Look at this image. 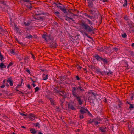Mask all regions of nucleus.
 <instances>
[{
	"label": "nucleus",
	"mask_w": 134,
	"mask_h": 134,
	"mask_svg": "<svg viewBox=\"0 0 134 134\" xmlns=\"http://www.w3.org/2000/svg\"><path fill=\"white\" fill-rule=\"evenodd\" d=\"M118 106L120 108V110L121 111L122 109L121 106L123 105V104L122 101L119 99H118Z\"/></svg>",
	"instance_id": "nucleus-17"
},
{
	"label": "nucleus",
	"mask_w": 134,
	"mask_h": 134,
	"mask_svg": "<svg viewBox=\"0 0 134 134\" xmlns=\"http://www.w3.org/2000/svg\"><path fill=\"white\" fill-rule=\"evenodd\" d=\"M60 92H61L63 94L62 95H66V93L64 90L62 91H60Z\"/></svg>",
	"instance_id": "nucleus-49"
},
{
	"label": "nucleus",
	"mask_w": 134,
	"mask_h": 134,
	"mask_svg": "<svg viewBox=\"0 0 134 134\" xmlns=\"http://www.w3.org/2000/svg\"><path fill=\"white\" fill-rule=\"evenodd\" d=\"M6 67V66L4 65L3 63H1L0 64V68H5Z\"/></svg>",
	"instance_id": "nucleus-35"
},
{
	"label": "nucleus",
	"mask_w": 134,
	"mask_h": 134,
	"mask_svg": "<svg viewBox=\"0 0 134 134\" xmlns=\"http://www.w3.org/2000/svg\"><path fill=\"white\" fill-rule=\"evenodd\" d=\"M43 79L44 80H46L48 78V74L45 75V74H43Z\"/></svg>",
	"instance_id": "nucleus-28"
},
{
	"label": "nucleus",
	"mask_w": 134,
	"mask_h": 134,
	"mask_svg": "<svg viewBox=\"0 0 134 134\" xmlns=\"http://www.w3.org/2000/svg\"><path fill=\"white\" fill-rule=\"evenodd\" d=\"M87 113L88 114V115L89 116H91V117L93 116L92 115V114L89 112V111L88 110V111H87Z\"/></svg>",
	"instance_id": "nucleus-55"
},
{
	"label": "nucleus",
	"mask_w": 134,
	"mask_h": 134,
	"mask_svg": "<svg viewBox=\"0 0 134 134\" xmlns=\"http://www.w3.org/2000/svg\"><path fill=\"white\" fill-rule=\"evenodd\" d=\"M66 14L64 16V17L65 18V20L68 21L69 23H70L71 22V20L74 23H75V20L73 19L69 16H68V14L67 13H65Z\"/></svg>",
	"instance_id": "nucleus-11"
},
{
	"label": "nucleus",
	"mask_w": 134,
	"mask_h": 134,
	"mask_svg": "<svg viewBox=\"0 0 134 134\" xmlns=\"http://www.w3.org/2000/svg\"><path fill=\"white\" fill-rule=\"evenodd\" d=\"M30 54L32 55V57L33 59L35 60V57L34 54L31 52L30 53Z\"/></svg>",
	"instance_id": "nucleus-56"
},
{
	"label": "nucleus",
	"mask_w": 134,
	"mask_h": 134,
	"mask_svg": "<svg viewBox=\"0 0 134 134\" xmlns=\"http://www.w3.org/2000/svg\"><path fill=\"white\" fill-rule=\"evenodd\" d=\"M15 40L17 42L20 44L21 45H23V43L21 42H19L17 38L15 39Z\"/></svg>",
	"instance_id": "nucleus-47"
},
{
	"label": "nucleus",
	"mask_w": 134,
	"mask_h": 134,
	"mask_svg": "<svg viewBox=\"0 0 134 134\" xmlns=\"http://www.w3.org/2000/svg\"><path fill=\"white\" fill-rule=\"evenodd\" d=\"M67 10V12L68 13V12L69 13H70L71 14H73V13H72L71 11L73 12H74V10L72 9H70V10Z\"/></svg>",
	"instance_id": "nucleus-46"
},
{
	"label": "nucleus",
	"mask_w": 134,
	"mask_h": 134,
	"mask_svg": "<svg viewBox=\"0 0 134 134\" xmlns=\"http://www.w3.org/2000/svg\"><path fill=\"white\" fill-rule=\"evenodd\" d=\"M56 4V6L58 8L60 9L64 13H67V10L66 9L65 7L63 5L59 2V1H58L57 4Z\"/></svg>",
	"instance_id": "nucleus-6"
},
{
	"label": "nucleus",
	"mask_w": 134,
	"mask_h": 134,
	"mask_svg": "<svg viewBox=\"0 0 134 134\" xmlns=\"http://www.w3.org/2000/svg\"><path fill=\"white\" fill-rule=\"evenodd\" d=\"M96 10V9H95V8L94 7L93 8H89V9L88 10V11L90 14L93 15L95 13Z\"/></svg>",
	"instance_id": "nucleus-15"
},
{
	"label": "nucleus",
	"mask_w": 134,
	"mask_h": 134,
	"mask_svg": "<svg viewBox=\"0 0 134 134\" xmlns=\"http://www.w3.org/2000/svg\"><path fill=\"white\" fill-rule=\"evenodd\" d=\"M102 61L103 62L104 64H107L108 63L107 59L105 58H103Z\"/></svg>",
	"instance_id": "nucleus-29"
},
{
	"label": "nucleus",
	"mask_w": 134,
	"mask_h": 134,
	"mask_svg": "<svg viewBox=\"0 0 134 134\" xmlns=\"http://www.w3.org/2000/svg\"><path fill=\"white\" fill-rule=\"evenodd\" d=\"M119 49L118 48L114 47L113 48V51L117 52V51Z\"/></svg>",
	"instance_id": "nucleus-58"
},
{
	"label": "nucleus",
	"mask_w": 134,
	"mask_h": 134,
	"mask_svg": "<svg viewBox=\"0 0 134 134\" xmlns=\"http://www.w3.org/2000/svg\"><path fill=\"white\" fill-rule=\"evenodd\" d=\"M125 66L126 67H127V69H129V68L128 67V64L127 62V61H126V62H125Z\"/></svg>",
	"instance_id": "nucleus-53"
},
{
	"label": "nucleus",
	"mask_w": 134,
	"mask_h": 134,
	"mask_svg": "<svg viewBox=\"0 0 134 134\" xmlns=\"http://www.w3.org/2000/svg\"><path fill=\"white\" fill-rule=\"evenodd\" d=\"M19 113H20V114L21 115H22V116H26V117H27V114H24L22 113H21V112H20Z\"/></svg>",
	"instance_id": "nucleus-52"
},
{
	"label": "nucleus",
	"mask_w": 134,
	"mask_h": 134,
	"mask_svg": "<svg viewBox=\"0 0 134 134\" xmlns=\"http://www.w3.org/2000/svg\"><path fill=\"white\" fill-rule=\"evenodd\" d=\"M20 1H22L24 3H30L31 1L30 0H21Z\"/></svg>",
	"instance_id": "nucleus-30"
},
{
	"label": "nucleus",
	"mask_w": 134,
	"mask_h": 134,
	"mask_svg": "<svg viewBox=\"0 0 134 134\" xmlns=\"http://www.w3.org/2000/svg\"><path fill=\"white\" fill-rule=\"evenodd\" d=\"M35 115L34 114L32 113H30L29 114H28L26 118H29L30 120L33 121L35 120Z\"/></svg>",
	"instance_id": "nucleus-13"
},
{
	"label": "nucleus",
	"mask_w": 134,
	"mask_h": 134,
	"mask_svg": "<svg viewBox=\"0 0 134 134\" xmlns=\"http://www.w3.org/2000/svg\"><path fill=\"white\" fill-rule=\"evenodd\" d=\"M75 78L77 80H80V79L78 75H77L76 76H75Z\"/></svg>",
	"instance_id": "nucleus-59"
},
{
	"label": "nucleus",
	"mask_w": 134,
	"mask_h": 134,
	"mask_svg": "<svg viewBox=\"0 0 134 134\" xmlns=\"http://www.w3.org/2000/svg\"><path fill=\"white\" fill-rule=\"evenodd\" d=\"M49 42V47L51 48H55L58 46L56 41L55 40H54L53 39L52 40L50 41Z\"/></svg>",
	"instance_id": "nucleus-8"
},
{
	"label": "nucleus",
	"mask_w": 134,
	"mask_h": 134,
	"mask_svg": "<svg viewBox=\"0 0 134 134\" xmlns=\"http://www.w3.org/2000/svg\"><path fill=\"white\" fill-rule=\"evenodd\" d=\"M26 71L28 73H29V74H30V71L28 69V68H26Z\"/></svg>",
	"instance_id": "nucleus-63"
},
{
	"label": "nucleus",
	"mask_w": 134,
	"mask_h": 134,
	"mask_svg": "<svg viewBox=\"0 0 134 134\" xmlns=\"http://www.w3.org/2000/svg\"><path fill=\"white\" fill-rule=\"evenodd\" d=\"M42 14H35V15H33V18L35 19L41 21H43L44 19L45 18L44 16H40V15Z\"/></svg>",
	"instance_id": "nucleus-9"
},
{
	"label": "nucleus",
	"mask_w": 134,
	"mask_h": 134,
	"mask_svg": "<svg viewBox=\"0 0 134 134\" xmlns=\"http://www.w3.org/2000/svg\"><path fill=\"white\" fill-rule=\"evenodd\" d=\"M87 111L88 109L87 108L86 109L82 107H81L79 113V117L80 119H82L84 118V114L87 113Z\"/></svg>",
	"instance_id": "nucleus-4"
},
{
	"label": "nucleus",
	"mask_w": 134,
	"mask_h": 134,
	"mask_svg": "<svg viewBox=\"0 0 134 134\" xmlns=\"http://www.w3.org/2000/svg\"><path fill=\"white\" fill-rule=\"evenodd\" d=\"M123 18L125 20L127 21L129 19V17L127 15H125L124 16Z\"/></svg>",
	"instance_id": "nucleus-43"
},
{
	"label": "nucleus",
	"mask_w": 134,
	"mask_h": 134,
	"mask_svg": "<svg viewBox=\"0 0 134 134\" xmlns=\"http://www.w3.org/2000/svg\"><path fill=\"white\" fill-rule=\"evenodd\" d=\"M47 98L48 99H49V100L51 104L52 105L54 106L55 105V102L53 99L49 97H47Z\"/></svg>",
	"instance_id": "nucleus-23"
},
{
	"label": "nucleus",
	"mask_w": 134,
	"mask_h": 134,
	"mask_svg": "<svg viewBox=\"0 0 134 134\" xmlns=\"http://www.w3.org/2000/svg\"><path fill=\"white\" fill-rule=\"evenodd\" d=\"M53 13L55 14L57 16L59 17V15L60 14V13L58 11H57L56 12H54Z\"/></svg>",
	"instance_id": "nucleus-31"
},
{
	"label": "nucleus",
	"mask_w": 134,
	"mask_h": 134,
	"mask_svg": "<svg viewBox=\"0 0 134 134\" xmlns=\"http://www.w3.org/2000/svg\"><path fill=\"white\" fill-rule=\"evenodd\" d=\"M86 17H87L88 18H89L91 19H92L93 18V16H91L90 15L86 13H85L83 14Z\"/></svg>",
	"instance_id": "nucleus-26"
},
{
	"label": "nucleus",
	"mask_w": 134,
	"mask_h": 134,
	"mask_svg": "<svg viewBox=\"0 0 134 134\" xmlns=\"http://www.w3.org/2000/svg\"><path fill=\"white\" fill-rule=\"evenodd\" d=\"M96 72L98 74L99 73L102 76H103L104 74L106 72H105V71H100V69L98 68H97V69H96Z\"/></svg>",
	"instance_id": "nucleus-19"
},
{
	"label": "nucleus",
	"mask_w": 134,
	"mask_h": 134,
	"mask_svg": "<svg viewBox=\"0 0 134 134\" xmlns=\"http://www.w3.org/2000/svg\"><path fill=\"white\" fill-rule=\"evenodd\" d=\"M74 89L75 90H74V91L71 92L72 95L74 98H76L79 104L80 105H81L83 103V101L81 99V96H79L76 92H75V88H74Z\"/></svg>",
	"instance_id": "nucleus-2"
},
{
	"label": "nucleus",
	"mask_w": 134,
	"mask_h": 134,
	"mask_svg": "<svg viewBox=\"0 0 134 134\" xmlns=\"http://www.w3.org/2000/svg\"><path fill=\"white\" fill-rule=\"evenodd\" d=\"M10 52L13 55H15V49H10Z\"/></svg>",
	"instance_id": "nucleus-32"
},
{
	"label": "nucleus",
	"mask_w": 134,
	"mask_h": 134,
	"mask_svg": "<svg viewBox=\"0 0 134 134\" xmlns=\"http://www.w3.org/2000/svg\"><path fill=\"white\" fill-rule=\"evenodd\" d=\"M86 20L88 22L90 25L83 20H81L79 22V24L81 28L83 30H80V31L83 35H86L89 38L91 39L92 37L88 35L87 32L91 34V35L95 33L94 30L96 29L92 26L93 23L92 21L87 18H86Z\"/></svg>",
	"instance_id": "nucleus-1"
},
{
	"label": "nucleus",
	"mask_w": 134,
	"mask_h": 134,
	"mask_svg": "<svg viewBox=\"0 0 134 134\" xmlns=\"http://www.w3.org/2000/svg\"><path fill=\"white\" fill-rule=\"evenodd\" d=\"M14 63L12 62H10L7 66V68H8L12 66L13 64Z\"/></svg>",
	"instance_id": "nucleus-44"
},
{
	"label": "nucleus",
	"mask_w": 134,
	"mask_h": 134,
	"mask_svg": "<svg viewBox=\"0 0 134 134\" xmlns=\"http://www.w3.org/2000/svg\"><path fill=\"white\" fill-rule=\"evenodd\" d=\"M68 110H76V108L72 103L69 102L68 104Z\"/></svg>",
	"instance_id": "nucleus-12"
},
{
	"label": "nucleus",
	"mask_w": 134,
	"mask_h": 134,
	"mask_svg": "<svg viewBox=\"0 0 134 134\" xmlns=\"http://www.w3.org/2000/svg\"><path fill=\"white\" fill-rule=\"evenodd\" d=\"M26 36V38H28L29 39H30L31 38H32L33 37V36L30 34H27Z\"/></svg>",
	"instance_id": "nucleus-38"
},
{
	"label": "nucleus",
	"mask_w": 134,
	"mask_h": 134,
	"mask_svg": "<svg viewBox=\"0 0 134 134\" xmlns=\"http://www.w3.org/2000/svg\"><path fill=\"white\" fill-rule=\"evenodd\" d=\"M14 29L16 30V31L18 32L19 31H20V29L18 27H16L15 28H14Z\"/></svg>",
	"instance_id": "nucleus-60"
},
{
	"label": "nucleus",
	"mask_w": 134,
	"mask_h": 134,
	"mask_svg": "<svg viewBox=\"0 0 134 134\" xmlns=\"http://www.w3.org/2000/svg\"><path fill=\"white\" fill-rule=\"evenodd\" d=\"M31 133L32 134H36L37 130H36L34 128H30L29 129Z\"/></svg>",
	"instance_id": "nucleus-21"
},
{
	"label": "nucleus",
	"mask_w": 134,
	"mask_h": 134,
	"mask_svg": "<svg viewBox=\"0 0 134 134\" xmlns=\"http://www.w3.org/2000/svg\"><path fill=\"white\" fill-rule=\"evenodd\" d=\"M88 67L91 69L93 71H95V72L96 71V69H97V68H96V67L93 65H88Z\"/></svg>",
	"instance_id": "nucleus-24"
},
{
	"label": "nucleus",
	"mask_w": 134,
	"mask_h": 134,
	"mask_svg": "<svg viewBox=\"0 0 134 134\" xmlns=\"http://www.w3.org/2000/svg\"><path fill=\"white\" fill-rule=\"evenodd\" d=\"M95 120H96V119H94V118L92 119H90V120L87 121V124H92V122H94Z\"/></svg>",
	"instance_id": "nucleus-27"
},
{
	"label": "nucleus",
	"mask_w": 134,
	"mask_h": 134,
	"mask_svg": "<svg viewBox=\"0 0 134 134\" xmlns=\"http://www.w3.org/2000/svg\"><path fill=\"white\" fill-rule=\"evenodd\" d=\"M7 82L9 83L10 86H12L13 85V81L11 79L9 78L7 80Z\"/></svg>",
	"instance_id": "nucleus-25"
},
{
	"label": "nucleus",
	"mask_w": 134,
	"mask_h": 134,
	"mask_svg": "<svg viewBox=\"0 0 134 134\" xmlns=\"http://www.w3.org/2000/svg\"><path fill=\"white\" fill-rule=\"evenodd\" d=\"M26 6L27 8L30 9H31V8H33L32 6V3H30L29 5H27Z\"/></svg>",
	"instance_id": "nucleus-39"
},
{
	"label": "nucleus",
	"mask_w": 134,
	"mask_h": 134,
	"mask_svg": "<svg viewBox=\"0 0 134 134\" xmlns=\"http://www.w3.org/2000/svg\"><path fill=\"white\" fill-rule=\"evenodd\" d=\"M16 88H16H15V90H16V91H18L20 93H21L22 94H23L24 93H23V92H21V91H19L18 89H17V88Z\"/></svg>",
	"instance_id": "nucleus-62"
},
{
	"label": "nucleus",
	"mask_w": 134,
	"mask_h": 134,
	"mask_svg": "<svg viewBox=\"0 0 134 134\" xmlns=\"http://www.w3.org/2000/svg\"><path fill=\"white\" fill-rule=\"evenodd\" d=\"M28 59V57L26 56H24V62L26 63L27 62V59Z\"/></svg>",
	"instance_id": "nucleus-51"
},
{
	"label": "nucleus",
	"mask_w": 134,
	"mask_h": 134,
	"mask_svg": "<svg viewBox=\"0 0 134 134\" xmlns=\"http://www.w3.org/2000/svg\"><path fill=\"white\" fill-rule=\"evenodd\" d=\"M129 27L130 29L133 28V27H134V24L132 23H129L128 24Z\"/></svg>",
	"instance_id": "nucleus-34"
},
{
	"label": "nucleus",
	"mask_w": 134,
	"mask_h": 134,
	"mask_svg": "<svg viewBox=\"0 0 134 134\" xmlns=\"http://www.w3.org/2000/svg\"><path fill=\"white\" fill-rule=\"evenodd\" d=\"M99 129L102 132H106V129L107 128L106 127H104L103 126L99 127Z\"/></svg>",
	"instance_id": "nucleus-18"
},
{
	"label": "nucleus",
	"mask_w": 134,
	"mask_h": 134,
	"mask_svg": "<svg viewBox=\"0 0 134 134\" xmlns=\"http://www.w3.org/2000/svg\"><path fill=\"white\" fill-rule=\"evenodd\" d=\"M78 85H79L78 87H72L71 90V92L74 91L75 90L74 88H75V92H76V90H77V92H80V93H83L85 91L84 89L83 88L81 83L79 82H78Z\"/></svg>",
	"instance_id": "nucleus-5"
},
{
	"label": "nucleus",
	"mask_w": 134,
	"mask_h": 134,
	"mask_svg": "<svg viewBox=\"0 0 134 134\" xmlns=\"http://www.w3.org/2000/svg\"><path fill=\"white\" fill-rule=\"evenodd\" d=\"M42 37L44 39L46 42H48L50 40L52 37L51 34H48L46 33L45 34H43L42 35Z\"/></svg>",
	"instance_id": "nucleus-7"
},
{
	"label": "nucleus",
	"mask_w": 134,
	"mask_h": 134,
	"mask_svg": "<svg viewBox=\"0 0 134 134\" xmlns=\"http://www.w3.org/2000/svg\"><path fill=\"white\" fill-rule=\"evenodd\" d=\"M87 1L88 7L89 8L94 7L93 3L94 2H96V1L95 0H87Z\"/></svg>",
	"instance_id": "nucleus-10"
},
{
	"label": "nucleus",
	"mask_w": 134,
	"mask_h": 134,
	"mask_svg": "<svg viewBox=\"0 0 134 134\" xmlns=\"http://www.w3.org/2000/svg\"><path fill=\"white\" fill-rule=\"evenodd\" d=\"M40 89L38 87H37L35 88V92H38L39 90Z\"/></svg>",
	"instance_id": "nucleus-54"
},
{
	"label": "nucleus",
	"mask_w": 134,
	"mask_h": 134,
	"mask_svg": "<svg viewBox=\"0 0 134 134\" xmlns=\"http://www.w3.org/2000/svg\"><path fill=\"white\" fill-rule=\"evenodd\" d=\"M112 73L113 72H112L110 71L109 72H108L107 73V75L108 76L110 75H112Z\"/></svg>",
	"instance_id": "nucleus-61"
},
{
	"label": "nucleus",
	"mask_w": 134,
	"mask_h": 134,
	"mask_svg": "<svg viewBox=\"0 0 134 134\" xmlns=\"http://www.w3.org/2000/svg\"><path fill=\"white\" fill-rule=\"evenodd\" d=\"M30 23H31L30 22H28L27 23L24 22V24L26 26H29L30 25Z\"/></svg>",
	"instance_id": "nucleus-41"
},
{
	"label": "nucleus",
	"mask_w": 134,
	"mask_h": 134,
	"mask_svg": "<svg viewBox=\"0 0 134 134\" xmlns=\"http://www.w3.org/2000/svg\"><path fill=\"white\" fill-rule=\"evenodd\" d=\"M129 108L130 110H132V108H134V104H131L130 106L129 107Z\"/></svg>",
	"instance_id": "nucleus-40"
},
{
	"label": "nucleus",
	"mask_w": 134,
	"mask_h": 134,
	"mask_svg": "<svg viewBox=\"0 0 134 134\" xmlns=\"http://www.w3.org/2000/svg\"><path fill=\"white\" fill-rule=\"evenodd\" d=\"M60 96L62 97V98L60 99V102L64 103L65 100V98H66V95H62V94H60Z\"/></svg>",
	"instance_id": "nucleus-22"
},
{
	"label": "nucleus",
	"mask_w": 134,
	"mask_h": 134,
	"mask_svg": "<svg viewBox=\"0 0 134 134\" xmlns=\"http://www.w3.org/2000/svg\"><path fill=\"white\" fill-rule=\"evenodd\" d=\"M23 81V79L22 78H21L19 81V84H18L16 86V88H19L21 87Z\"/></svg>",
	"instance_id": "nucleus-20"
},
{
	"label": "nucleus",
	"mask_w": 134,
	"mask_h": 134,
	"mask_svg": "<svg viewBox=\"0 0 134 134\" xmlns=\"http://www.w3.org/2000/svg\"><path fill=\"white\" fill-rule=\"evenodd\" d=\"M39 104H44V102L43 101H42V99H40L39 100Z\"/></svg>",
	"instance_id": "nucleus-57"
},
{
	"label": "nucleus",
	"mask_w": 134,
	"mask_h": 134,
	"mask_svg": "<svg viewBox=\"0 0 134 134\" xmlns=\"http://www.w3.org/2000/svg\"><path fill=\"white\" fill-rule=\"evenodd\" d=\"M129 53L131 56L134 58V52L133 51H129Z\"/></svg>",
	"instance_id": "nucleus-37"
},
{
	"label": "nucleus",
	"mask_w": 134,
	"mask_h": 134,
	"mask_svg": "<svg viewBox=\"0 0 134 134\" xmlns=\"http://www.w3.org/2000/svg\"><path fill=\"white\" fill-rule=\"evenodd\" d=\"M122 37L124 38H125L127 37V35L126 33H124L121 35Z\"/></svg>",
	"instance_id": "nucleus-50"
},
{
	"label": "nucleus",
	"mask_w": 134,
	"mask_h": 134,
	"mask_svg": "<svg viewBox=\"0 0 134 134\" xmlns=\"http://www.w3.org/2000/svg\"><path fill=\"white\" fill-rule=\"evenodd\" d=\"M88 93L89 96L88 98V100H94L96 98L97 94L95 91L92 90H90L89 91Z\"/></svg>",
	"instance_id": "nucleus-3"
},
{
	"label": "nucleus",
	"mask_w": 134,
	"mask_h": 134,
	"mask_svg": "<svg viewBox=\"0 0 134 134\" xmlns=\"http://www.w3.org/2000/svg\"><path fill=\"white\" fill-rule=\"evenodd\" d=\"M59 79L61 81H64L65 80V77L64 76H61L59 77Z\"/></svg>",
	"instance_id": "nucleus-36"
},
{
	"label": "nucleus",
	"mask_w": 134,
	"mask_h": 134,
	"mask_svg": "<svg viewBox=\"0 0 134 134\" xmlns=\"http://www.w3.org/2000/svg\"><path fill=\"white\" fill-rule=\"evenodd\" d=\"M1 3L4 5H6V2L4 0H1Z\"/></svg>",
	"instance_id": "nucleus-45"
},
{
	"label": "nucleus",
	"mask_w": 134,
	"mask_h": 134,
	"mask_svg": "<svg viewBox=\"0 0 134 134\" xmlns=\"http://www.w3.org/2000/svg\"><path fill=\"white\" fill-rule=\"evenodd\" d=\"M131 134H134V129H132L131 131Z\"/></svg>",
	"instance_id": "nucleus-64"
},
{
	"label": "nucleus",
	"mask_w": 134,
	"mask_h": 134,
	"mask_svg": "<svg viewBox=\"0 0 134 134\" xmlns=\"http://www.w3.org/2000/svg\"><path fill=\"white\" fill-rule=\"evenodd\" d=\"M124 4H123V6L124 7H126L127 5V0H124Z\"/></svg>",
	"instance_id": "nucleus-42"
},
{
	"label": "nucleus",
	"mask_w": 134,
	"mask_h": 134,
	"mask_svg": "<svg viewBox=\"0 0 134 134\" xmlns=\"http://www.w3.org/2000/svg\"><path fill=\"white\" fill-rule=\"evenodd\" d=\"M55 93H59V94L60 95V94H61L60 92V90H58L57 89H55Z\"/></svg>",
	"instance_id": "nucleus-48"
},
{
	"label": "nucleus",
	"mask_w": 134,
	"mask_h": 134,
	"mask_svg": "<svg viewBox=\"0 0 134 134\" xmlns=\"http://www.w3.org/2000/svg\"><path fill=\"white\" fill-rule=\"evenodd\" d=\"M33 125L35 126L36 127H37L38 128H40V124L39 122H37L36 123H34L33 124Z\"/></svg>",
	"instance_id": "nucleus-33"
},
{
	"label": "nucleus",
	"mask_w": 134,
	"mask_h": 134,
	"mask_svg": "<svg viewBox=\"0 0 134 134\" xmlns=\"http://www.w3.org/2000/svg\"><path fill=\"white\" fill-rule=\"evenodd\" d=\"M94 119H96V120H94V122L95 125H97L99 124L100 123V122L96 121H101V119L97 117L94 118Z\"/></svg>",
	"instance_id": "nucleus-16"
},
{
	"label": "nucleus",
	"mask_w": 134,
	"mask_h": 134,
	"mask_svg": "<svg viewBox=\"0 0 134 134\" xmlns=\"http://www.w3.org/2000/svg\"><path fill=\"white\" fill-rule=\"evenodd\" d=\"M94 57L98 61H102L103 58L101 56H100L98 54H95Z\"/></svg>",
	"instance_id": "nucleus-14"
}]
</instances>
